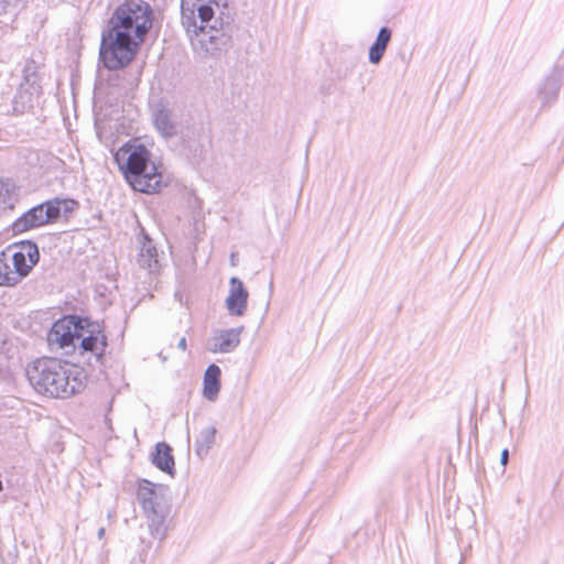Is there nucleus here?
Returning a JSON list of instances; mask_svg holds the SVG:
<instances>
[{"label":"nucleus","mask_w":564,"mask_h":564,"mask_svg":"<svg viewBox=\"0 0 564 564\" xmlns=\"http://www.w3.org/2000/svg\"><path fill=\"white\" fill-rule=\"evenodd\" d=\"M153 11L144 0L118 6L101 33L99 61L109 70L127 67L152 26Z\"/></svg>","instance_id":"1"},{"label":"nucleus","mask_w":564,"mask_h":564,"mask_svg":"<svg viewBox=\"0 0 564 564\" xmlns=\"http://www.w3.org/2000/svg\"><path fill=\"white\" fill-rule=\"evenodd\" d=\"M181 22L205 57L218 58L234 44L228 0H181Z\"/></svg>","instance_id":"2"},{"label":"nucleus","mask_w":564,"mask_h":564,"mask_svg":"<svg viewBox=\"0 0 564 564\" xmlns=\"http://www.w3.org/2000/svg\"><path fill=\"white\" fill-rule=\"evenodd\" d=\"M26 377L31 386L41 394L66 399L84 387V370L57 358L36 359L26 367Z\"/></svg>","instance_id":"3"},{"label":"nucleus","mask_w":564,"mask_h":564,"mask_svg":"<svg viewBox=\"0 0 564 564\" xmlns=\"http://www.w3.org/2000/svg\"><path fill=\"white\" fill-rule=\"evenodd\" d=\"M113 160L128 184L137 192L154 194L165 185L152 153L137 140L128 141L120 147L113 153Z\"/></svg>","instance_id":"4"},{"label":"nucleus","mask_w":564,"mask_h":564,"mask_svg":"<svg viewBox=\"0 0 564 564\" xmlns=\"http://www.w3.org/2000/svg\"><path fill=\"white\" fill-rule=\"evenodd\" d=\"M137 498L147 518L151 536L163 541L167 533V520L171 512L170 488L148 479H141Z\"/></svg>","instance_id":"5"},{"label":"nucleus","mask_w":564,"mask_h":564,"mask_svg":"<svg viewBox=\"0 0 564 564\" xmlns=\"http://www.w3.org/2000/svg\"><path fill=\"white\" fill-rule=\"evenodd\" d=\"M40 260L35 242L24 240L0 251V286H15L29 275Z\"/></svg>","instance_id":"6"},{"label":"nucleus","mask_w":564,"mask_h":564,"mask_svg":"<svg viewBox=\"0 0 564 564\" xmlns=\"http://www.w3.org/2000/svg\"><path fill=\"white\" fill-rule=\"evenodd\" d=\"M83 323L88 325V317L67 315L56 321L47 333L51 349H61L64 355L75 354Z\"/></svg>","instance_id":"7"},{"label":"nucleus","mask_w":564,"mask_h":564,"mask_svg":"<svg viewBox=\"0 0 564 564\" xmlns=\"http://www.w3.org/2000/svg\"><path fill=\"white\" fill-rule=\"evenodd\" d=\"M76 352L84 359V362L91 367H101L106 348L108 347V338L100 329L98 323L88 318V325L83 323Z\"/></svg>","instance_id":"8"},{"label":"nucleus","mask_w":564,"mask_h":564,"mask_svg":"<svg viewBox=\"0 0 564 564\" xmlns=\"http://www.w3.org/2000/svg\"><path fill=\"white\" fill-rule=\"evenodd\" d=\"M58 220V207L44 202L30 208L22 216L17 218L11 228L14 235L53 224Z\"/></svg>","instance_id":"9"},{"label":"nucleus","mask_w":564,"mask_h":564,"mask_svg":"<svg viewBox=\"0 0 564 564\" xmlns=\"http://www.w3.org/2000/svg\"><path fill=\"white\" fill-rule=\"evenodd\" d=\"M210 140L203 131L196 130L188 132L183 138L182 151L192 164H198L205 160Z\"/></svg>","instance_id":"10"},{"label":"nucleus","mask_w":564,"mask_h":564,"mask_svg":"<svg viewBox=\"0 0 564 564\" xmlns=\"http://www.w3.org/2000/svg\"><path fill=\"white\" fill-rule=\"evenodd\" d=\"M229 284V294L226 299L227 310L232 316H242L247 310L249 293L243 282L237 276L230 278Z\"/></svg>","instance_id":"11"},{"label":"nucleus","mask_w":564,"mask_h":564,"mask_svg":"<svg viewBox=\"0 0 564 564\" xmlns=\"http://www.w3.org/2000/svg\"><path fill=\"white\" fill-rule=\"evenodd\" d=\"M562 80V70L554 68L541 83L538 88V97L542 102V107H550L557 100Z\"/></svg>","instance_id":"12"},{"label":"nucleus","mask_w":564,"mask_h":564,"mask_svg":"<svg viewBox=\"0 0 564 564\" xmlns=\"http://www.w3.org/2000/svg\"><path fill=\"white\" fill-rule=\"evenodd\" d=\"M242 330L243 326L217 332L209 344V351L215 354H228L234 351L240 344Z\"/></svg>","instance_id":"13"},{"label":"nucleus","mask_w":564,"mask_h":564,"mask_svg":"<svg viewBox=\"0 0 564 564\" xmlns=\"http://www.w3.org/2000/svg\"><path fill=\"white\" fill-rule=\"evenodd\" d=\"M141 247L137 262L140 268L147 269L150 273L156 272L160 268L159 254L152 239L142 231Z\"/></svg>","instance_id":"14"},{"label":"nucleus","mask_w":564,"mask_h":564,"mask_svg":"<svg viewBox=\"0 0 564 564\" xmlns=\"http://www.w3.org/2000/svg\"><path fill=\"white\" fill-rule=\"evenodd\" d=\"M152 120L155 129L165 138H172L176 134V124L172 119V111L163 105H156L152 111Z\"/></svg>","instance_id":"15"},{"label":"nucleus","mask_w":564,"mask_h":564,"mask_svg":"<svg viewBox=\"0 0 564 564\" xmlns=\"http://www.w3.org/2000/svg\"><path fill=\"white\" fill-rule=\"evenodd\" d=\"M152 464L160 470L170 476L175 474V462L172 454V447L165 442H159L154 452L151 454Z\"/></svg>","instance_id":"16"},{"label":"nucleus","mask_w":564,"mask_h":564,"mask_svg":"<svg viewBox=\"0 0 564 564\" xmlns=\"http://www.w3.org/2000/svg\"><path fill=\"white\" fill-rule=\"evenodd\" d=\"M220 368L212 364L207 367L203 379V394L209 401H215L220 390Z\"/></svg>","instance_id":"17"},{"label":"nucleus","mask_w":564,"mask_h":564,"mask_svg":"<svg viewBox=\"0 0 564 564\" xmlns=\"http://www.w3.org/2000/svg\"><path fill=\"white\" fill-rule=\"evenodd\" d=\"M391 37L392 31L390 28L382 26L379 29L377 37L369 48L368 59L371 64L377 65L381 62Z\"/></svg>","instance_id":"18"},{"label":"nucleus","mask_w":564,"mask_h":564,"mask_svg":"<svg viewBox=\"0 0 564 564\" xmlns=\"http://www.w3.org/2000/svg\"><path fill=\"white\" fill-rule=\"evenodd\" d=\"M217 430L214 426L206 427L200 431L195 441V452L198 457H205L213 444L215 443Z\"/></svg>","instance_id":"19"},{"label":"nucleus","mask_w":564,"mask_h":564,"mask_svg":"<svg viewBox=\"0 0 564 564\" xmlns=\"http://www.w3.org/2000/svg\"><path fill=\"white\" fill-rule=\"evenodd\" d=\"M47 202L48 204H54V206L58 207V218L62 214L67 215L72 213L78 206V203L74 199L53 198Z\"/></svg>","instance_id":"20"},{"label":"nucleus","mask_w":564,"mask_h":564,"mask_svg":"<svg viewBox=\"0 0 564 564\" xmlns=\"http://www.w3.org/2000/svg\"><path fill=\"white\" fill-rule=\"evenodd\" d=\"M15 202L14 195L10 192L8 184H4V189L2 192V196L0 197V209L6 210L13 208Z\"/></svg>","instance_id":"21"},{"label":"nucleus","mask_w":564,"mask_h":564,"mask_svg":"<svg viewBox=\"0 0 564 564\" xmlns=\"http://www.w3.org/2000/svg\"><path fill=\"white\" fill-rule=\"evenodd\" d=\"M508 460H509V451H508V448H503L501 452V455H500V463L503 467H506L508 464Z\"/></svg>","instance_id":"22"},{"label":"nucleus","mask_w":564,"mask_h":564,"mask_svg":"<svg viewBox=\"0 0 564 564\" xmlns=\"http://www.w3.org/2000/svg\"><path fill=\"white\" fill-rule=\"evenodd\" d=\"M177 348L185 351L187 348V341L185 337H182L177 343Z\"/></svg>","instance_id":"23"},{"label":"nucleus","mask_w":564,"mask_h":564,"mask_svg":"<svg viewBox=\"0 0 564 564\" xmlns=\"http://www.w3.org/2000/svg\"><path fill=\"white\" fill-rule=\"evenodd\" d=\"M29 72H30V67H25V69H24L25 76L24 77H25L26 82H31V77L34 76V73L30 74Z\"/></svg>","instance_id":"24"},{"label":"nucleus","mask_w":564,"mask_h":564,"mask_svg":"<svg viewBox=\"0 0 564 564\" xmlns=\"http://www.w3.org/2000/svg\"><path fill=\"white\" fill-rule=\"evenodd\" d=\"M105 533H106V529L104 527L99 528V530L97 531L98 539L99 540L104 539Z\"/></svg>","instance_id":"25"},{"label":"nucleus","mask_w":564,"mask_h":564,"mask_svg":"<svg viewBox=\"0 0 564 564\" xmlns=\"http://www.w3.org/2000/svg\"><path fill=\"white\" fill-rule=\"evenodd\" d=\"M269 288H270V292H272V290H273V281L270 282Z\"/></svg>","instance_id":"26"},{"label":"nucleus","mask_w":564,"mask_h":564,"mask_svg":"<svg viewBox=\"0 0 564 564\" xmlns=\"http://www.w3.org/2000/svg\"><path fill=\"white\" fill-rule=\"evenodd\" d=\"M230 259H231V262L234 263V261H235V254L234 253H231Z\"/></svg>","instance_id":"27"},{"label":"nucleus","mask_w":564,"mask_h":564,"mask_svg":"<svg viewBox=\"0 0 564 564\" xmlns=\"http://www.w3.org/2000/svg\"><path fill=\"white\" fill-rule=\"evenodd\" d=\"M269 564H271V563H269Z\"/></svg>","instance_id":"28"}]
</instances>
